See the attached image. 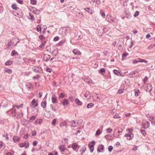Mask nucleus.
<instances>
[{
  "mask_svg": "<svg viewBox=\"0 0 155 155\" xmlns=\"http://www.w3.org/2000/svg\"><path fill=\"white\" fill-rule=\"evenodd\" d=\"M128 134H127L125 135V136L127 137V139L130 140L133 137L134 135L132 133L133 130L131 129H128Z\"/></svg>",
  "mask_w": 155,
  "mask_h": 155,
  "instance_id": "f257e3e1",
  "label": "nucleus"
},
{
  "mask_svg": "<svg viewBox=\"0 0 155 155\" xmlns=\"http://www.w3.org/2000/svg\"><path fill=\"white\" fill-rule=\"evenodd\" d=\"M144 62L145 63H147L148 62V61L144 59H143L140 58H137L136 60H134L133 61V64H135L137 62Z\"/></svg>",
  "mask_w": 155,
  "mask_h": 155,
  "instance_id": "f03ea898",
  "label": "nucleus"
},
{
  "mask_svg": "<svg viewBox=\"0 0 155 155\" xmlns=\"http://www.w3.org/2000/svg\"><path fill=\"white\" fill-rule=\"evenodd\" d=\"M95 143V142L93 141L91 143H90L88 145L90 152L91 153L93 152L94 150V145Z\"/></svg>",
  "mask_w": 155,
  "mask_h": 155,
  "instance_id": "7ed1b4c3",
  "label": "nucleus"
},
{
  "mask_svg": "<svg viewBox=\"0 0 155 155\" xmlns=\"http://www.w3.org/2000/svg\"><path fill=\"white\" fill-rule=\"evenodd\" d=\"M38 101L37 99H34L31 102V104L34 106L33 107H37L38 105Z\"/></svg>",
  "mask_w": 155,
  "mask_h": 155,
  "instance_id": "20e7f679",
  "label": "nucleus"
},
{
  "mask_svg": "<svg viewBox=\"0 0 155 155\" xmlns=\"http://www.w3.org/2000/svg\"><path fill=\"white\" fill-rule=\"evenodd\" d=\"M29 144L28 142L25 141L24 143H21L20 144V147H25L26 148H28L29 146Z\"/></svg>",
  "mask_w": 155,
  "mask_h": 155,
  "instance_id": "39448f33",
  "label": "nucleus"
},
{
  "mask_svg": "<svg viewBox=\"0 0 155 155\" xmlns=\"http://www.w3.org/2000/svg\"><path fill=\"white\" fill-rule=\"evenodd\" d=\"M72 147L73 150L75 151H77L79 148L78 146L76 143H73L72 144Z\"/></svg>",
  "mask_w": 155,
  "mask_h": 155,
  "instance_id": "423d86ee",
  "label": "nucleus"
},
{
  "mask_svg": "<svg viewBox=\"0 0 155 155\" xmlns=\"http://www.w3.org/2000/svg\"><path fill=\"white\" fill-rule=\"evenodd\" d=\"M69 124L71 127H75L77 126V123L74 120L70 121Z\"/></svg>",
  "mask_w": 155,
  "mask_h": 155,
  "instance_id": "0eeeda50",
  "label": "nucleus"
},
{
  "mask_svg": "<svg viewBox=\"0 0 155 155\" xmlns=\"http://www.w3.org/2000/svg\"><path fill=\"white\" fill-rule=\"evenodd\" d=\"M73 52L75 54L78 55H81V53L80 52V51L78 50L77 49H74L73 50Z\"/></svg>",
  "mask_w": 155,
  "mask_h": 155,
  "instance_id": "6e6552de",
  "label": "nucleus"
},
{
  "mask_svg": "<svg viewBox=\"0 0 155 155\" xmlns=\"http://www.w3.org/2000/svg\"><path fill=\"white\" fill-rule=\"evenodd\" d=\"M104 147L102 145H100L98 147L97 150L98 152H100L103 151L104 149Z\"/></svg>",
  "mask_w": 155,
  "mask_h": 155,
  "instance_id": "1a4fd4ad",
  "label": "nucleus"
},
{
  "mask_svg": "<svg viewBox=\"0 0 155 155\" xmlns=\"http://www.w3.org/2000/svg\"><path fill=\"white\" fill-rule=\"evenodd\" d=\"M113 72L115 74L119 76L120 75H121V71H118L116 70H113Z\"/></svg>",
  "mask_w": 155,
  "mask_h": 155,
  "instance_id": "9d476101",
  "label": "nucleus"
},
{
  "mask_svg": "<svg viewBox=\"0 0 155 155\" xmlns=\"http://www.w3.org/2000/svg\"><path fill=\"white\" fill-rule=\"evenodd\" d=\"M47 102L46 101H44L42 102L41 103V106L44 108H45L46 107Z\"/></svg>",
  "mask_w": 155,
  "mask_h": 155,
  "instance_id": "9b49d317",
  "label": "nucleus"
},
{
  "mask_svg": "<svg viewBox=\"0 0 155 155\" xmlns=\"http://www.w3.org/2000/svg\"><path fill=\"white\" fill-rule=\"evenodd\" d=\"M50 57L49 55L48 54H45L44 56V59L46 61H47L50 59Z\"/></svg>",
  "mask_w": 155,
  "mask_h": 155,
  "instance_id": "f8f14e48",
  "label": "nucleus"
},
{
  "mask_svg": "<svg viewBox=\"0 0 155 155\" xmlns=\"http://www.w3.org/2000/svg\"><path fill=\"white\" fill-rule=\"evenodd\" d=\"M100 13L101 15L103 18H105V12L102 10L101 9L100 10Z\"/></svg>",
  "mask_w": 155,
  "mask_h": 155,
  "instance_id": "ddd939ff",
  "label": "nucleus"
},
{
  "mask_svg": "<svg viewBox=\"0 0 155 155\" xmlns=\"http://www.w3.org/2000/svg\"><path fill=\"white\" fill-rule=\"evenodd\" d=\"M105 70L104 68H102L100 69L99 71V73L103 75H104V73H105Z\"/></svg>",
  "mask_w": 155,
  "mask_h": 155,
  "instance_id": "4468645a",
  "label": "nucleus"
},
{
  "mask_svg": "<svg viewBox=\"0 0 155 155\" xmlns=\"http://www.w3.org/2000/svg\"><path fill=\"white\" fill-rule=\"evenodd\" d=\"M13 141L15 142H17L19 141L20 140V138H18L17 137L14 136L13 138Z\"/></svg>",
  "mask_w": 155,
  "mask_h": 155,
  "instance_id": "2eb2a0df",
  "label": "nucleus"
},
{
  "mask_svg": "<svg viewBox=\"0 0 155 155\" xmlns=\"http://www.w3.org/2000/svg\"><path fill=\"white\" fill-rule=\"evenodd\" d=\"M134 93L136 96H138L140 94V92L138 89H136L135 90Z\"/></svg>",
  "mask_w": 155,
  "mask_h": 155,
  "instance_id": "dca6fc26",
  "label": "nucleus"
},
{
  "mask_svg": "<svg viewBox=\"0 0 155 155\" xmlns=\"http://www.w3.org/2000/svg\"><path fill=\"white\" fill-rule=\"evenodd\" d=\"M32 89V86L31 85V84L30 85V86L29 87L27 86H26L25 88H24V91L25 92H27V91H26V90H29V89Z\"/></svg>",
  "mask_w": 155,
  "mask_h": 155,
  "instance_id": "f3484780",
  "label": "nucleus"
},
{
  "mask_svg": "<svg viewBox=\"0 0 155 155\" xmlns=\"http://www.w3.org/2000/svg\"><path fill=\"white\" fill-rule=\"evenodd\" d=\"M86 11H87L90 14H92L93 11H92V10H90V9L89 8H87L85 9Z\"/></svg>",
  "mask_w": 155,
  "mask_h": 155,
  "instance_id": "a211bd4d",
  "label": "nucleus"
},
{
  "mask_svg": "<svg viewBox=\"0 0 155 155\" xmlns=\"http://www.w3.org/2000/svg\"><path fill=\"white\" fill-rule=\"evenodd\" d=\"M75 102L78 105H81L82 104V103L78 98L75 99Z\"/></svg>",
  "mask_w": 155,
  "mask_h": 155,
  "instance_id": "6ab92c4d",
  "label": "nucleus"
},
{
  "mask_svg": "<svg viewBox=\"0 0 155 155\" xmlns=\"http://www.w3.org/2000/svg\"><path fill=\"white\" fill-rule=\"evenodd\" d=\"M59 149L61 152H64L65 149V148H64V146L61 145L60 146Z\"/></svg>",
  "mask_w": 155,
  "mask_h": 155,
  "instance_id": "aec40b11",
  "label": "nucleus"
},
{
  "mask_svg": "<svg viewBox=\"0 0 155 155\" xmlns=\"http://www.w3.org/2000/svg\"><path fill=\"white\" fill-rule=\"evenodd\" d=\"M12 64V61H6L5 63L6 65H9Z\"/></svg>",
  "mask_w": 155,
  "mask_h": 155,
  "instance_id": "412c9836",
  "label": "nucleus"
},
{
  "mask_svg": "<svg viewBox=\"0 0 155 155\" xmlns=\"http://www.w3.org/2000/svg\"><path fill=\"white\" fill-rule=\"evenodd\" d=\"M42 121L41 119H37L35 122V123L36 124H37L39 123V124H41L42 123Z\"/></svg>",
  "mask_w": 155,
  "mask_h": 155,
  "instance_id": "4be33fe9",
  "label": "nucleus"
},
{
  "mask_svg": "<svg viewBox=\"0 0 155 155\" xmlns=\"http://www.w3.org/2000/svg\"><path fill=\"white\" fill-rule=\"evenodd\" d=\"M94 106V104L92 103H90L88 104L87 106V107L89 108H90Z\"/></svg>",
  "mask_w": 155,
  "mask_h": 155,
  "instance_id": "5701e85b",
  "label": "nucleus"
},
{
  "mask_svg": "<svg viewBox=\"0 0 155 155\" xmlns=\"http://www.w3.org/2000/svg\"><path fill=\"white\" fill-rule=\"evenodd\" d=\"M37 31H41V26L40 25H38L36 27Z\"/></svg>",
  "mask_w": 155,
  "mask_h": 155,
  "instance_id": "b1692460",
  "label": "nucleus"
},
{
  "mask_svg": "<svg viewBox=\"0 0 155 155\" xmlns=\"http://www.w3.org/2000/svg\"><path fill=\"white\" fill-rule=\"evenodd\" d=\"M12 8L15 10H17L18 8L17 7L16 5L15 4H13L11 6Z\"/></svg>",
  "mask_w": 155,
  "mask_h": 155,
  "instance_id": "393cba45",
  "label": "nucleus"
},
{
  "mask_svg": "<svg viewBox=\"0 0 155 155\" xmlns=\"http://www.w3.org/2000/svg\"><path fill=\"white\" fill-rule=\"evenodd\" d=\"M86 147L85 146H84L82 148V149H81V151H82L83 152H82V153H81V155H82V153L83 152H84L85 151V150H86Z\"/></svg>",
  "mask_w": 155,
  "mask_h": 155,
  "instance_id": "a878e982",
  "label": "nucleus"
},
{
  "mask_svg": "<svg viewBox=\"0 0 155 155\" xmlns=\"http://www.w3.org/2000/svg\"><path fill=\"white\" fill-rule=\"evenodd\" d=\"M5 72L8 74H11L12 72V71L11 69H8L5 70Z\"/></svg>",
  "mask_w": 155,
  "mask_h": 155,
  "instance_id": "bb28decb",
  "label": "nucleus"
},
{
  "mask_svg": "<svg viewBox=\"0 0 155 155\" xmlns=\"http://www.w3.org/2000/svg\"><path fill=\"white\" fill-rule=\"evenodd\" d=\"M31 4L35 5L36 4V0H31Z\"/></svg>",
  "mask_w": 155,
  "mask_h": 155,
  "instance_id": "cd10ccee",
  "label": "nucleus"
},
{
  "mask_svg": "<svg viewBox=\"0 0 155 155\" xmlns=\"http://www.w3.org/2000/svg\"><path fill=\"white\" fill-rule=\"evenodd\" d=\"M57 97H51L52 101V102L54 103L57 102V99H56Z\"/></svg>",
  "mask_w": 155,
  "mask_h": 155,
  "instance_id": "c85d7f7f",
  "label": "nucleus"
},
{
  "mask_svg": "<svg viewBox=\"0 0 155 155\" xmlns=\"http://www.w3.org/2000/svg\"><path fill=\"white\" fill-rule=\"evenodd\" d=\"M108 150L110 152H111L113 149V147L111 146H110L108 148Z\"/></svg>",
  "mask_w": 155,
  "mask_h": 155,
  "instance_id": "c756f323",
  "label": "nucleus"
},
{
  "mask_svg": "<svg viewBox=\"0 0 155 155\" xmlns=\"http://www.w3.org/2000/svg\"><path fill=\"white\" fill-rule=\"evenodd\" d=\"M17 52L15 50H13L11 53V55L13 56L17 54Z\"/></svg>",
  "mask_w": 155,
  "mask_h": 155,
  "instance_id": "7c9ffc66",
  "label": "nucleus"
},
{
  "mask_svg": "<svg viewBox=\"0 0 155 155\" xmlns=\"http://www.w3.org/2000/svg\"><path fill=\"white\" fill-rule=\"evenodd\" d=\"M41 40H42L43 39H44L45 38L44 37V36L42 35H41L38 37Z\"/></svg>",
  "mask_w": 155,
  "mask_h": 155,
  "instance_id": "2f4dec72",
  "label": "nucleus"
},
{
  "mask_svg": "<svg viewBox=\"0 0 155 155\" xmlns=\"http://www.w3.org/2000/svg\"><path fill=\"white\" fill-rule=\"evenodd\" d=\"M106 131L108 133H110L112 131V130L110 128H108L106 129Z\"/></svg>",
  "mask_w": 155,
  "mask_h": 155,
  "instance_id": "473e14b6",
  "label": "nucleus"
},
{
  "mask_svg": "<svg viewBox=\"0 0 155 155\" xmlns=\"http://www.w3.org/2000/svg\"><path fill=\"white\" fill-rule=\"evenodd\" d=\"M64 105L65 104L68 105V101L67 100H66L63 103Z\"/></svg>",
  "mask_w": 155,
  "mask_h": 155,
  "instance_id": "72a5a7b5",
  "label": "nucleus"
},
{
  "mask_svg": "<svg viewBox=\"0 0 155 155\" xmlns=\"http://www.w3.org/2000/svg\"><path fill=\"white\" fill-rule=\"evenodd\" d=\"M15 110H14L12 113V114L13 117H15L16 115V112Z\"/></svg>",
  "mask_w": 155,
  "mask_h": 155,
  "instance_id": "f704fd0d",
  "label": "nucleus"
},
{
  "mask_svg": "<svg viewBox=\"0 0 155 155\" xmlns=\"http://www.w3.org/2000/svg\"><path fill=\"white\" fill-rule=\"evenodd\" d=\"M148 79V78L146 76L143 79V83H146V82L147 81V80Z\"/></svg>",
  "mask_w": 155,
  "mask_h": 155,
  "instance_id": "c9c22d12",
  "label": "nucleus"
},
{
  "mask_svg": "<svg viewBox=\"0 0 155 155\" xmlns=\"http://www.w3.org/2000/svg\"><path fill=\"white\" fill-rule=\"evenodd\" d=\"M100 134H101V132H100V130L98 129L96 131L95 134L97 135H100Z\"/></svg>",
  "mask_w": 155,
  "mask_h": 155,
  "instance_id": "e433bc0d",
  "label": "nucleus"
},
{
  "mask_svg": "<svg viewBox=\"0 0 155 155\" xmlns=\"http://www.w3.org/2000/svg\"><path fill=\"white\" fill-rule=\"evenodd\" d=\"M139 14V12L138 11H137L135 12V14L134 15V16L135 17L137 16Z\"/></svg>",
  "mask_w": 155,
  "mask_h": 155,
  "instance_id": "4c0bfd02",
  "label": "nucleus"
},
{
  "mask_svg": "<svg viewBox=\"0 0 155 155\" xmlns=\"http://www.w3.org/2000/svg\"><path fill=\"white\" fill-rule=\"evenodd\" d=\"M110 136L109 135H107L105 136V137L106 139L111 140L110 138Z\"/></svg>",
  "mask_w": 155,
  "mask_h": 155,
  "instance_id": "58836bf2",
  "label": "nucleus"
},
{
  "mask_svg": "<svg viewBox=\"0 0 155 155\" xmlns=\"http://www.w3.org/2000/svg\"><path fill=\"white\" fill-rule=\"evenodd\" d=\"M56 122V120L55 119H54L53 120L52 122V125H55V123Z\"/></svg>",
  "mask_w": 155,
  "mask_h": 155,
  "instance_id": "ea45409f",
  "label": "nucleus"
},
{
  "mask_svg": "<svg viewBox=\"0 0 155 155\" xmlns=\"http://www.w3.org/2000/svg\"><path fill=\"white\" fill-rule=\"evenodd\" d=\"M120 116H118L116 114L114 115V116L113 117L114 118L116 119V118H120Z\"/></svg>",
  "mask_w": 155,
  "mask_h": 155,
  "instance_id": "a19ab883",
  "label": "nucleus"
},
{
  "mask_svg": "<svg viewBox=\"0 0 155 155\" xmlns=\"http://www.w3.org/2000/svg\"><path fill=\"white\" fill-rule=\"evenodd\" d=\"M93 99L97 101H100V99H99V97H94Z\"/></svg>",
  "mask_w": 155,
  "mask_h": 155,
  "instance_id": "79ce46f5",
  "label": "nucleus"
},
{
  "mask_svg": "<svg viewBox=\"0 0 155 155\" xmlns=\"http://www.w3.org/2000/svg\"><path fill=\"white\" fill-rule=\"evenodd\" d=\"M141 132L143 135H145L146 134V133L145 131L144 130H141Z\"/></svg>",
  "mask_w": 155,
  "mask_h": 155,
  "instance_id": "37998d69",
  "label": "nucleus"
},
{
  "mask_svg": "<svg viewBox=\"0 0 155 155\" xmlns=\"http://www.w3.org/2000/svg\"><path fill=\"white\" fill-rule=\"evenodd\" d=\"M42 94L43 93L42 92H40L38 94L37 96H38L39 97H41L42 96Z\"/></svg>",
  "mask_w": 155,
  "mask_h": 155,
  "instance_id": "c03bdc74",
  "label": "nucleus"
},
{
  "mask_svg": "<svg viewBox=\"0 0 155 155\" xmlns=\"http://www.w3.org/2000/svg\"><path fill=\"white\" fill-rule=\"evenodd\" d=\"M127 54H122V58L123 59H124L127 56Z\"/></svg>",
  "mask_w": 155,
  "mask_h": 155,
  "instance_id": "a18cd8bd",
  "label": "nucleus"
},
{
  "mask_svg": "<svg viewBox=\"0 0 155 155\" xmlns=\"http://www.w3.org/2000/svg\"><path fill=\"white\" fill-rule=\"evenodd\" d=\"M65 96V94L64 93H62L60 94L59 97H63L64 96Z\"/></svg>",
  "mask_w": 155,
  "mask_h": 155,
  "instance_id": "49530a36",
  "label": "nucleus"
},
{
  "mask_svg": "<svg viewBox=\"0 0 155 155\" xmlns=\"http://www.w3.org/2000/svg\"><path fill=\"white\" fill-rule=\"evenodd\" d=\"M23 106V104H20L19 106H16V107L17 108H19L20 107L22 108V106Z\"/></svg>",
  "mask_w": 155,
  "mask_h": 155,
  "instance_id": "de8ad7c7",
  "label": "nucleus"
},
{
  "mask_svg": "<svg viewBox=\"0 0 155 155\" xmlns=\"http://www.w3.org/2000/svg\"><path fill=\"white\" fill-rule=\"evenodd\" d=\"M59 39V37L58 36L56 37L55 38H54V41H56L58 40Z\"/></svg>",
  "mask_w": 155,
  "mask_h": 155,
  "instance_id": "09e8293b",
  "label": "nucleus"
},
{
  "mask_svg": "<svg viewBox=\"0 0 155 155\" xmlns=\"http://www.w3.org/2000/svg\"><path fill=\"white\" fill-rule=\"evenodd\" d=\"M35 118V116H32L30 118V119L31 120H34Z\"/></svg>",
  "mask_w": 155,
  "mask_h": 155,
  "instance_id": "8fccbe9b",
  "label": "nucleus"
},
{
  "mask_svg": "<svg viewBox=\"0 0 155 155\" xmlns=\"http://www.w3.org/2000/svg\"><path fill=\"white\" fill-rule=\"evenodd\" d=\"M83 122V121L81 120H79L77 122V123L78 124H81Z\"/></svg>",
  "mask_w": 155,
  "mask_h": 155,
  "instance_id": "3c124183",
  "label": "nucleus"
},
{
  "mask_svg": "<svg viewBox=\"0 0 155 155\" xmlns=\"http://www.w3.org/2000/svg\"><path fill=\"white\" fill-rule=\"evenodd\" d=\"M123 92V90L122 89H119L118 90V93L120 94L122 93Z\"/></svg>",
  "mask_w": 155,
  "mask_h": 155,
  "instance_id": "603ef678",
  "label": "nucleus"
},
{
  "mask_svg": "<svg viewBox=\"0 0 155 155\" xmlns=\"http://www.w3.org/2000/svg\"><path fill=\"white\" fill-rule=\"evenodd\" d=\"M38 142L36 141H35L33 143V145L34 146H36Z\"/></svg>",
  "mask_w": 155,
  "mask_h": 155,
  "instance_id": "864d4df0",
  "label": "nucleus"
},
{
  "mask_svg": "<svg viewBox=\"0 0 155 155\" xmlns=\"http://www.w3.org/2000/svg\"><path fill=\"white\" fill-rule=\"evenodd\" d=\"M137 146H135L133 148V150H137Z\"/></svg>",
  "mask_w": 155,
  "mask_h": 155,
  "instance_id": "5fc2aeb1",
  "label": "nucleus"
},
{
  "mask_svg": "<svg viewBox=\"0 0 155 155\" xmlns=\"http://www.w3.org/2000/svg\"><path fill=\"white\" fill-rule=\"evenodd\" d=\"M34 132V133L32 134L33 136H35L36 135V131L35 130H34V131H32Z\"/></svg>",
  "mask_w": 155,
  "mask_h": 155,
  "instance_id": "6e6d98bb",
  "label": "nucleus"
},
{
  "mask_svg": "<svg viewBox=\"0 0 155 155\" xmlns=\"http://www.w3.org/2000/svg\"><path fill=\"white\" fill-rule=\"evenodd\" d=\"M11 45V42H9V43H8V44L6 46L8 48H9Z\"/></svg>",
  "mask_w": 155,
  "mask_h": 155,
  "instance_id": "4d7b16f0",
  "label": "nucleus"
},
{
  "mask_svg": "<svg viewBox=\"0 0 155 155\" xmlns=\"http://www.w3.org/2000/svg\"><path fill=\"white\" fill-rule=\"evenodd\" d=\"M40 78V77L38 75H37L36 77H33L34 79H38V78Z\"/></svg>",
  "mask_w": 155,
  "mask_h": 155,
  "instance_id": "13d9d810",
  "label": "nucleus"
},
{
  "mask_svg": "<svg viewBox=\"0 0 155 155\" xmlns=\"http://www.w3.org/2000/svg\"><path fill=\"white\" fill-rule=\"evenodd\" d=\"M147 125V127L148 128L150 126V124L148 122H147L146 123Z\"/></svg>",
  "mask_w": 155,
  "mask_h": 155,
  "instance_id": "bf43d9fd",
  "label": "nucleus"
},
{
  "mask_svg": "<svg viewBox=\"0 0 155 155\" xmlns=\"http://www.w3.org/2000/svg\"><path fill=\"white\" fill-rule=\"evenodd\" d=\"M150 37V35L149 34H147L146 36V38H148Z\"/></svg>",
  "mask_w": 155,
  "mask_h": 155,
  "instance_id": "052dcab7",
  "label": "nucleus"
},
{
  "mask_svg": "<svg viewBox=\"0 0 155 155\" xmlns=\"http://www.w3.org/2000/svg\"><path fill=\"white\" fill-rule=\"evenodd\" d=\"M45 45V43H42L40 45V47L41 48L43 47Z\"/></svg>",
  "mask_w": 155,
  "mask_h": 155,
  "instance_id": "680f3d73",
  "label": "nucleus"
},
{
  "mask_svg": "<svg viewBox=\"0 0 155 155\" xmlns=\"http://www.w3.org/2000/svg\"><path fill=\"white\" fill-rule=\"evenodd\" d=\"M116 44H117V42L116 41H114L113 43V45L114 46H115V45H116Z\"/></svg>",
  "mask_w": 155,
  "mask_h": 155,
  "instance_id": "e2e57ef3",
  "label": "nucleus"
},
{
  "mask_svg": "<svg viewBox=\"0 0 155 155\" xmlns=\"http://www.w3.org/2000/svg\"><path fill=\"white\" fill-rule=\"evenodd\" d=\"M130 113H129L128 114H126V117H129L130 116Z\"/></svg>",
  "mask_w": 155,
  "mask_h": 155,
  "instance_id": "0e129e2a",
  "label": "nucleus"
},
{
  "mask_svg": "<svg viewBox=\"0 0 155 155\" xmlns=\"http://www.w3.org/2000/svg\"><path fill=\"white\" fill-rule=\"evenodd\" d=\"M17 2L20 4H21L22 2L21 0H17Z\"/></svg>",
  "mask_w": 155,
  "mask_h": 155,
  "instance_id": "69168bd1",
  "label": "nucleus"
},
{
  "mask_svg": "<svg viewBox=\"0 0 155 155\" xmlns=\"http://www.w3.org/2000/svg\"><path fill=\"white\" fill-rule=\"evenodd\" d=\"M96 1L97 2L96 3L98 4H100L101 3V2H100L99 0H97Z\"/></svg>",
  "mask_w": 155,
  "mask_h": 155,
  "instance_id": "338daca9",
  "label": "nucleus"
},
{
  "mask_svg": "<svg viewBox=\"0 0 155 155\" xmlns=\"http://www.w3.org/2000/svg\"><path fill=\"white\" fill-rule=\"evenodd\" d=\"M47 71H48L49 72H51V70L50 68H48L47 69Z\"/></svg>",
  "mask_w": 155,
  "mask_h": 155,
  "instance_id": "774afa93",
  "label": "nucleus"
}]
</instances>
